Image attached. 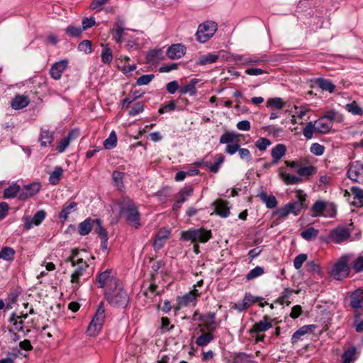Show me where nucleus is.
I'll return each mask as SVG.
<instances>
[{
  "instance_id": "nucleus-13",
  "label": "nucleus",
  "mask_w": 363,
  "mask_h": 363,
  "mask_svg": "<svg viewBox=\"0 0 363 363\" xmlns=\"http://www.w3.org/2000/svg\"><path fill=\"white\" fill-rule=\"evenodd\" d=\"M171 231L166 228H160L155 236V239L153 242V248L155 251L161 250L166 244L167 240L169 238Z\"/></svg>"
},
{
  "instance_id": "nucleus-36",
  "label": "nucleus",
  "mask_w": 363,
  "mask_h": 363,
  "mask_svg": "<svg viewBox=\"0 0 363 363\" xmlns=\"http://www.w3.org/2000/svg\"><path fill=\"white\" fill-rule=\"evenodd\" d=\"M290 214V211L288 208L286 204L280 208L272 213L273 217L276 218V220L274 221L275 225H277L281 220L287 218V216Z\"/></svg>"
},
{
  "instance_id": "nucleus-48",
  "label": "nucleus",
  "mask_w": 363,
  "mask_h": 363,
  "mask_svg": "<svg viewBox=\"0 0 363 363\" xmlns=\"http://www.w3.org/2000/svg\"><path fill=\"white\" fill-rule=\"evenodd\" d=\"M125 173L122 172H119L115 170L112 173V179L113 182L118 188L123 187V179H124Z\"/></svg>"
},
{
  "instance_id": "nucleus-3",
  "label": "nucleus",
  "mask_w": 363,
  "mask_h": 363,
  "mask_svg": "<svg viewBox=\"0 0 363 363\" xmlns=\"http://www.w3.org/2000/svg\"><path fill=\"white\" fill-rule=\"evenodd\" d=\"M351 254L342 255L335 262L330 272V276L336 280L342 281L350 276L351 268L349 266V262L352 258Z\"/></svg>"
},
{
  "instance_id": "nucleus-2",
  "label": "nucleus",
  "mask_w": 363,
  "mask_h": 363,
  "mask_svg": "<svg viewBox=\"0 0 363 363\" xmlns=\"http://www.w3.org/2000/svg\"><path fill=\"white\" fill-rule=\"evenodd\" d=\"M104 296L108 303L115 308H126L130 298L121 284L114 287L112 291H105Z\"/></svg>"
},
{
  "instance_id": "nucleus-29",
  "label": "nucleus",
  "mask_w": 363,
  "mask_h": 363,
  "mask_svg": "<svg viewBox=\"0 0 363 363\" xmlns=\"http://www.w3.org/2000/svg\"><path fill=\"white\" fill-rule=\"evenodd\" d=\"M39 141L40 142L41 147H45L51 145L54 141V134L48 130L41 129L39 135Z\"/></svg>"
},
{
  "instance_id": "nucleus-19",
  "label": "nucleus",
  "mask_w": 363,
  "mask_h": 363,
  "mask_svg": "<svg viewBox=\"0 0 363 363\" xmlns=\"http://www.w3.org/2000/svg\"><path fill=\"white\" fill-rule=\"evenodd\" d=\"M350 306L353 309H362L363 308V289H357L352 291L350 296Z\"/></svg>"
},
{
  "instance_id": "nucleus-31",
  "label": "nucleus",
  "mask_w": 363,
  "mask_h": 363,
  "mask_svg": "<svg viewBox=\"0 0 363 363\" xmlns=\"http://www.w3.org/2000/svg\"><path fill=\"white\" fill-rule=\"evenodd\" d=\"M352 194L354 195V201L352 205L360 208L363 206V190L357 186H352L350 189Z\"/></svg>"
},
{
  "instance_id": "nucleus-11",
  "label": "nucleus",
  "mask_w": 363,
  "mask_h": 363,
  "mask_svg": "<svg viewBox=\"0 0 363 363\" xmlns=\"http://www.w3.org/2000/svg\"><path fill=\"white\" fill-rule=\"evenodd\" d=\"M197 315H199V320L203 323L204 327L208 331H214L216 330V313H208L206 314H201L198 311L193 314L192 319L196 320Z\"/></svg>"
},
{
  "instance_id": "nucleus-16",
  "label": "nucleus",
  "mask_w": 363,
  "mask_h": 363,
  "mask_svg": "<svg viewBox=\"0 0 363 363\" xmlns=\"http://www.w3.org/2000/svg\"><path fill=\"white\" fill-rule=\"evenodd\" d=\"M186 53V47L181 44H173L168 48L166 51V55L172 60L179 59Z\"/></svg>"
},
{
  "instance_id": "nucleus-10",
  "label": "nucleus",
  "mask_w": 363,
  "mask_h": 363,
  "mask_svg": "<svg viewBox=\"0 0 363 363\" xmlns=\"http://www.w3.org/2000/svg\"><path fill=\"white\" fill-rule=\"evenodd\" d=\"M298 200L294 202L286 203L290 213H293L294 216H298L303 208H307L306 195L303 194L301 190L297 191Z\"/></svg>"
},
{
  "instance_id": "nucleus-54",
  "label": "nucleus",
  "mask_w": 363,
  "mask_h": 363,
  "mask_svg": "<svg viewBox=\"0 0 363 363\" xmlns=\"http://www.w3.org/2000/svg\"><path fill=\"white\" fill-rule=\"evenodd\" d=\"M315 131V123L312 121L308 123L303 130V134L307 139H311L313 136V133Z\"/></svg>"
},
{
  "instance_id": "nucleus-12",
  "label": "nucleus",
  "mask_w": 363,
  "mask_h": 363,
  "mask_svg": "<svg viewBox=\"0 0 363 363\" xmlns=\"http://www.w3.org/2000/svg\"><path fill=\"white\" fill-rule=\"evenodd\" d=\"M46 216L47 213L45 210H39L34 214L33 218L28 216H24L23 218L24 228L28 230L31 229L33 225H40Z\"/></svg>"
},
{
  "instance_id": "nucleus-45",
  "label": "nucleus",
  "mask_w": 363,
  "mask_h": 363,
  "mask_svg": "<svg viewBox=\"0 0 363 363\" xmlns=\"http://www.w3.org/2000/svg\"><path fill=\"white\" fill-rule=\"evenodd\" d=\"M101 61L104 64H110L113 60V52L112 50L106 45L103 48L101 54Z\"/></svg>"
},
{
  "instance_id": "nucleus-26",
  "label": "nucleus",
  "mask_w": 363,
  "mask_h": 363,
  "mask_svg": "<svg viewBox=\"0 0 363 363\" xmlns=\"http://www.w3.org/2000/svg\"><path fill=\"white\" fill-rule=\"evenodd\" d=\"M286 147L284 144H278L272 150V164H276L285 155Z\"/></svg>"
},
{
  "instance_id": "nucleus-47",
  "label": "nucleus",
  "mask_w": 363,
  "mask_h": 363,
  "mask_svg": "<svg viewBox=\"0 0 363 363\" xmlns=\"http://www.w3.org/2000/svg\"><path fill=\"white\" fill-rule=\"evenodd\" d=\"M18 193L20 194V186L16 184H13L4 190V197L6 199H12L14 198Z\"/></svg>"
},
{
  "instance_id": "nucleus-4",
  "label": "nucleus",
  "mask_w": 363,
  "mask_h": 363,
  "mask_svg": "<svg viewBox=\"0 0 363 363\" xmlns=\"http://www.w3.org/2000/svg\"><path fill=\"white\" fill-rule=\"evenodd\" d=\"M72 267H75L71 274L70 282L74 291L77 290L81 285V279L87 280L89 277L87 273L89 264L82 258H77L76 262L72 261Z\"/></svg>"
},
{
  "instance_id": "nucleus-8",
  "label": "nucleus",
  "mask_w": 363,
  "mask_h": 363,
  "mask_svg": "<svg viewBox=\"0 0 363 363\" xmlns=\"http://www.w3.org/2000/svg\"><path fill=\"white\" fill-rule=\"evenodd\" d=\"M99 288H106V291H112L120 284V281L113 274L112 269H106L99 273L96 278Z\"/></svg>"
},
{
  "instance_id": "nucleus-41",
  "label": "nucleus",
  "mask_w": 363,
  "mask_h": 363,
  "mask_svg": "<svg viewBox=\"0 0 363 363\" xmlns=\"http://www.w3.org/2000/svg\"><path fill=\"white\" fill-rule=\"evenodd\" d=\"M16 252L11 247H4L0 250V259L6 261H12L14 259Z\"/></svg>"
},
{
  "instance_id": "nucleus-30",
  "label": "nucleus",
  "mask_w": 363,
  "mask_h": 363,
  "mask_svg": "<svg viewBox=\"0 0 363 363\" xmlns=\"http://www.w3.org/2000/svg\"><path fill=\"white\" fill-rule=\"evenodd\" d=\"M95 223L93 219L86 218L80 223L78 226V233L80 235L84 236L88 235L94 228Z\"/></svg>"
},
{
  "instance_id": "nucleus-39",
  "label": "nucleus",
  "mask_w": 363,
  "mask_h": 363,
  "mask_svg": "<svg viewBox=\"0 0 363 363\" xmlns=\"http://www.w3.org/2000/svg\"><path fill=\"white\" fill-rule=\"evenodd\" d=\"M262 299L261 298L255 297L250 293H247L243 298V303L240 307H238L239 311H242L250 307L252 303L257 302L258 300Z\"/></svg>"
},
{
  "instance_id": "nucleus-20",
  "label": "nucleus",
  "mask_w": 363,
  "mask_h": 363,
  "mask_svg": "<svg viewBox=\"0 0 363 363\" xmlns=\"http://www.w3.org/2000/svg\"><path fill=\"white\" fill-rule=\"evenodd\" d=\"M216 160L213 164L211 162L205 161L202 162H196L195 164L200 167L201 164L207 167L211 172L217 173L219 170L220 166L224 162L225 157L222 154H218L216 156Z\"/></svg>"
},
{
  "instance_id": "nucleus-38",
  "label": "nucleus",
  "mask_w": 363,
  "mask_h": 363,
  "mask_svg": "<svg viewBox=\"0 0 363 363\" xmlns=\"http://www.w3.org/2000/svg\"><path fill=\"white\" fill-rule=\"evenodd\" d=\"M94 222L95 223L94 226L95 233L99 235L101 240H104L106 241V238H108V233L102 226L101 220L96 218L94 220Z\"/></svg>"
},
{
  "instance_id": "nucleus-17",
  "label": "nucleus",
  "mask_w": 363,
  "mask_h": 363,
  "mask_svg": "<svg viewBox=\"0 0 363 363\" xmlns=\"http://www.w3.org/2000/svg\"><path fill=\"white\" fill-rule=\"evenodd\" d=\"M215 213L221 218H227L230 213L228 202L223 199H217L213 203Z\"/></svg>"
},
{
  "instance_id": "nucleus-32",
  "label": "nucleus",
  "mask_w": 363,
  "mask_h": 363,
  "mask_svg": "<svg viewBox=\"0 0 363 363\" xmlns=\"http://www.w3.org/2000/svg\"><path fill=\"white\" fill-rule=\"evenodd\" d=\"M317 86L321 89L323 91H326L330 93L334 92L335 86L329 79L324 78H318L315 82Z\"/></svg>"
},
{
  "instance_id": "nucleus-49",
  "label": "nucleus",
  "mask_w": 363,
  "mask_h": 363,
  "mask_svg": "<svg viewBox=\"0 0 363 363\" xmlns=\"http://www.w3.org/2000/svg\"><path fill=\"white\" fill-rule=\"evenodd\" d=\"M117 136L114 131H112L108 138L104 141V146L106 149H112L116 146Z\"/></svg>"
},
{
  "instance_id": "nucleus-22",
  "label": "nucleus",
  "mask_w": 363,
  "mask_h": 363,
  "mask_svg": "<svg viewBox=\"0 0 363 363\" xmlns=\"http://www.w3.org/2000/svg\"><path fill=\"white\" fill-rule=\"evenodd\" d=\"M113 39L117 43L121 44L123 40H126L125 37L127 33L124 32L123 23L118 21L115 23L114 27L111 30Z\"/></svg>"
},
{
  "instance_id": "nucleus-24",
  "label": "nucleus",
  "mask_w": 363,
  "mask_h": 363,
  "mask_svg": "<svg viewBox=\"0 0 363 363\" xmlns=\"http://www.w3.org/2000/svg\"><path fill=\"white\" fill-rule=\"evenodd\" d=\"M357 348L352 345L344 350L342 354V363H354L357 359Z\"/></svg>"
},
{
  "instance_id": "nucleus-53",
  "label": "nucleus",
  "mask_w": 363,
  "mask_h": 363,
  "mask_svg": "<svg viewBox=\"0 0 363 363\" xmlns=\"http://www.w3.org/2000/svg\"><path fill=\"white\" fill-rule=\"evenodd\" d=\"M293 292L294 290L292 289H290L289 288L285 289L284 291H283L281 296L279 297L277 301L279 302L281 304L286 303L287 306H289L291 303L289 299L291 297Z\"/></svg>"
},
{
  "instance_id": "nucleus-1",
  "label": "nucleus",
  "mask_w": 363,
  "mask_h": 363,
  "mask_svg": "<svg viewBox=\"0 0 363 363\" xmlns=\"http://www.w3.org/2000/svg\"><path fill=\"white\" fill-rule=\"evenodd\" d=\"M119 208L120 215L128 225L136 229L141 226V216L133 200L128 197L123 198L119 203Z\"/></svg>"
},
{
  "instance_id": "nucleus-40",
  "label": "nucleus",
  "mask_w": 363,
  "mask_h": 363,
  "mask_svg": "<svg viewBox=\"0 0 363 363\" xmlns=\"http://www.w3.org/2000/svg\"><path fill=\"white\" fill-rule=\"evenodd\" d=\"M209 331L208 333H202L196 340V344L198 346H206L213 340V335Z\"/></svg>"
},
{
  "instance_id": "nucleus-46",
  "label": "nucleus",
  "mask_w": 363,
  "mask_h": 363,
  "mask_svg": "<svg viewBox=\"0 0 363 363\" xmlns=\"http://www.w3.org/2000/svg\"><path fill=\"white\" fill-rule=\"evenodd\" d=\"M345 109L354 116H362L363 109L358 105V104L354 101L350 104H347L345 106Z\"/></svg>"
},
{
  "instance_id": "nucleus-34",
  "label": "nucleus",
  "mask_w": 363,
  "mask_h": 363,
  "mask_svg": "<svg viewBox=\"0 0 363 363\" xmlns=\"http://www.w3.org/2000/svg\"><path fill=\"white\" fill-rule=\"evenodd\" d=\"M258 196L268 208H274L277 206V200L272 194L268 195L266 192L262 191Z\"/></svg>"
},
{
  "instance_id": "nucleus-42",
  "label": "nucleus",
  "mask_w": 363,
  "mask_h": 363,
  "mask_svg": "<svg viewBox=\"0 0 363 363\" xmlns=\"http://www.w3.org/2000/svg\"><path fill=\"white\" fill-rule=\"evenodd\" d=\"M318 230H316L313 227H310L303 230L301 233V235L306 240L310 241L315 240L318 237Z\"/></svg>"
},
{
  "instance_id": "nucleus-23",
  "label": "nucleus",
  "mask_w": 363,
  "mask_h": 363,
  "mask_svg": "<svg viewBox=\"0 0 363 363\" xmlns=\"http://www.w3.org/2000/svg\"><path fill=\"white\" fill-rule=\"evenodd\" d=\"M270 318L267 315H264L263 319L259 320V322L255 323L252 329L250 330L251 333H259L261 332H265L272 328V325L270 321Z\"/></svg>"
},
{
  "instance_id": "nucleus-63",
  "label": "nucleus",
  "mask_w": 363,
  "mask_h": 363,
  "mask_svg": "<svg viewBox=\"0 0 363 363\" xmlns=\"http://www.w3.org/2000/svg\"><path fill=\"white\" fill-rule=\"evenodd\" d=\"M238 153L241 160L247 162H250L252 160V155L248 149L240 147Z\"/></svg>"
},
{
  "instance_id": "nucleus-64",
  "label": "nucleus",
  "mask_w": 363,
  "mask_h": 363,
  "mask_svg": "<svg viewBox=\"0 0 363 363\" xmlns=\"http://www.w3.org/2000/svg\"><path fill=\"white\" fill-rule=\"evenodd\" d=\"M359 171L356 167H350L347 170V177L353 182H359Z\"/></svg>"
},
{
  "instance_id": "nucleus-25",
  "label": "nucleus",
  "mask_w": 363,
  "mask_h": 363,
  "mask_svg": "<svg viewBox=\"0 0 363 363\" xmlns=\"http://www.w3.org/2000/svg\"><path fill=\"white\" fill-rule=\"evenodd\" d=\"M315 125V132L325 134L330 132L333 127V123L325 118L320 117L314 122Z\"/></svg>"
},
{
  "instance_id": "nucleus-52",
  "label": "nucleus",
  "mask_w": 363,
  "mask_h": 363,
  "mask_svg": "<svg viewBox=\"0 0 363 363\" xmlns=\"http://www.w3.org/2000/svg\"><path fill=\"white\" fill-rule=\"evenodd\" d=\"M264 273V269L263 267L257 266L254 269H251L248 274L246 275V279L250 281L252 280Z\"/></svg>"
},
{
  "instance_id": "nucleus-5",
  "label": "nucleus",
  "mask_w": 363,
  "mask_h": 363,
  "mask_svg": "<svg viewBox=\"0 0 363 363\" xmlns=\"http://www.w3.org/2000/svg\"><path fill=\"white\" fill-rule=\"evenodd\" d=\"M212 238L211 230L203 228H190L187 230L182 231L180 239L183 241H190L192 243H206Z\"/></svg>"
},
{
  "instance_id": "nucleus-37",
  "label": "nucleus",
  "mask_w": 363,
  "mask_h": 363,
  "mask_svg": "<svg viewBox=\"0 0 363 363\" xmlns=\"http://www.w3.org/2000/svg\"><path fill=\"white\" fill-rule=\"evenodd\" d=\"M280 177L286 185L296 184L302 182L301 177L286 172H281Z\"/></svg>"
},
{
  "instance_id": "nucleus-51",
  "label": "nucleus",
  "mask_w": 363,
  "mask_h": 363,
  "mask_svg": "<svg viewBox=\"0 0 363 363\" xmlns=\"http://www.w3.org/2000/svg\"><path fill=\"white\" fill-rule=\"evenodd\" d=\"M326 208V203L323 201H316L311 208V211L315 216L320 215Z\"/></svg>"
},
{
  "instance_id": "nucleus-14",
  "label": "nucleus",
  "mask_w": 363,
  "mask_h": 363,
  "mask_svg": "<svg viewBox=\"0 0 363 363\" xmlns=\"http://www.w3.org/2000/svg\"><path fill=\"white\" fill-rule=\"evenodd\" d=\"M40 184L38 182L24 186L21 189H20L19 199L26 200L33 197L40 191Z\"/></svg>"
},
{
  "instance_id": "nucleus-6",
  "label": "nucleus",
  "mask_w": 363,
  "mask_h": 363,
  "mask_svg": "<svg viewBox=\"0 0 363 363\" xmlns=\"http://www.w3.org/2000/svg\"><path fill=\"white\" fill-rule=\"evenodd\" d=\"M240 134L233 131H225L219 139L220 144H226L225 152L228 155H233L238 152L240 147Z\"/></svg>"
},
{
  "instance_id": "nucleus-55",
  "label": "nucleus",
  "mask_w": 363,
  "mask_h": 363,
  "mask_svg": "<svg viewBox=\"0 0 363 363\" xmlns=\"http://www.w3.org/2000/svg\"><path fill=\"white\" fill-rule=\"evenodd\" d=\"M285 103L281 98L276 97L268 99L267 102V106L274 107L277 109H281L284 108Z\"/></svg>"
},
{
  "instance_id": "nucleus-27",
  "label": "nucleus",
  "mask_w": 363,
  "mask_h": 363,
  "mask_svg": "<svg viewBox=\"0 0 363 363\" xmlns=\"http://www.w3.org/2000/svg\"><path fill=\"white\" fill-rule=\"evenodd\" d=\"M315 328V325H306L301 327L293 334L291 337V343H296L302 336L306 334L312 333Z\"/></svg>"
},
{
  "instance_id": "nucleus-9",
  "label": "nucleus",
  "mask_w": 363,
  "mask_h": 363,
  "mask_svg": "<svg viewBox=\"0 0 363 363\" xmlns=\"http://www.w3.org/2000/svg\"><path fill=\"white\" fill-rule=\"evenodd\" d=\"M218 26L213 21H207L199 26L196 33V40L202 43L207 42L216 33Z\"/></svg>"
},
{
  "instance_id": "nucleus-33",
  "label": "nucleus",
  "mask_w": 363,
  "mask_h": 363,
  "mask_svg": "<svg viewBox=\"0 0 363 363\" xmlns=\"http://www.w3.org/2000/svg\"><path fill=\"white\" fill-rule=\"evenodd\" d=\"M219 58V56L216 52L208 53L201 56L196 62L197 65H206L216 62Z\"/></svg>"
},
{
  "instance_id": "nucleus-28",
  "label": "nucleus",
  "mask_w": 363,
  "mask_h": 363,
  "mask_svg": "<svg viewBox=\"0 0 363 363\" xmlns=\"http://www.w3.org/2000/svg\"><path fill=\"white\" fill-rule=\"evenodd\" d=\"M199 82V79L194 78L191 79L187 84L180 87L179 93L181 94H189L190 96H194L197 92L196 86Z\"/></svg>"
},
{
  "instance_id": "nucleus-59",
  "label": "nucleus",
  "mask_w": 363,
  "mask_h": 363,
  "mask_svg": "<svg viewBox=\"0 0 363 363\" xmlns=\"http://www.w3.org/2000/svg\"><path fill=\"white\" fill-rule=\"evenodd\" d=\"M196 301L195 296L193 294H190V292L184 295L182 298H179V303L184 306H187L189 303Z\"/></svg>"
},
{
  "instance_id": "nucleus-7",
  "label": "nucleus",
  "mask_w": 363,
  "mask_h": 363,
  "mask_svg": "<svg viewBox=\"0 0 363 363\" xmlns=\"http://www.w3.org/2000/svg\"><path fill=\"white\" fill-rule=\"evenodd\" d=\"M105 319L104 303L101 302L98 306L97 311L89 323L86 330L89 336H96L101 330Z\"/></svg>"
},
{
  "instance_id": "nucleus-21",
  "label": "nucleus",
  "mask_w": 363,
  "mask_h": 363,
  "mask_svg": "<svg viewBox=\"0 0 363 363\" xmlns=\"http://www.w3.org/2000/svg\"><path fill=\"white\" fill-rule=\"evenodd\" d=\"M30 104L28 96L17 94L11 101L10 104L13 109L20 110L28 106Z\"/></svg>"
},
{
  "instance_id": "nucleus-44",
  "label": "nucleus",
  "mask_w": 363,
  "mask_h": 363,
  "mask_svg": "<svg viewBox=\"0 0 363 363\" xmlns=\"http://www.w3.org/2000/svg\"><path fill=\"white\" fill-rule=\"evenodd\" d=\"M63 174V169L61 167H56L54 171L50 174L49 182L52 185H56L59 183Z\"/></svg>"
},
{
  "instance_id": "nucleus-43",
  "label": "nucleus",
  "mask_w": 363,
  "mask_h": 363,
  "mask_svg": "<svg viewBox=\"0 0 363 363\" xmlns=\"http://www.w3.org/2000/svg\"><path fill=\"white\" fill-rule=\"evenodd\" d=\"M9 322L13 323L14 329L17 331H24V321L19 320L16 313H12L9 318Z\"/></svg>"
},
{
  "instance_id": "nucleus-56",
  "label": "nucleus",
  "mask_w": 363,
  "mask_h": 363,
  "mask_svg": "<svg viewBox=\"0 0 363 363\" xmlns=\"http://www.w3.org/2000/svg\"><path fill=\"white\" fill-rule=\"evenodd\" d=\"M352 269L355 273H359L363 272V256L357 257L352 262Z\"/></svg>"
},
{
  "instance_id": "nucleus-35",
  "label": "nucleus",
  "mask_w": 363,
  "mask_h": 363,
  "mask_svg": "<svg viewBox=\"0 0 363 363\" xmlns=\"http://www.w3.org/2000/svg\"><path fill=\"white\" fill-rule=\"evenodd\" d=\"M77 203L71 202L67 206H64L59 214V218L64 223L68 218V216L77 210Z\"/></svg>"
},
{
  "instance_id": "nucleus-18",
  "label": "nucleus",
  "mask_w": 363,
  "mask_h": 363,
  "mask_svg": "<svg viewBox=\"0 0 363 363\" xmlns=\"http://www.w3.org/2000/svg\"><path fill=\"white\" fill-rule=\"evenodd\" d=\"M350 237V233L345 228H337L330 232L329 238L335 243H341Z\"/></svg>"
},
{
  "instance_id": "nucleus-62",
  "label": "nucleus",
  "mask_w": 363,
  "mask_h": 363,
  "mask_svg": "<svg viewBox=\"0 0 363 363\" xmlns=\"http://www.w3.org/2000/svg\"><path fill=\"white\" fill-rule=\"evenodd\" d=\"M307 255L306 254H299L297 255L294 259V267L296 269H299L302 267L303 264L306 261L307 259Z\"/></svg>"
},
{
  "instance_id": "nucleus-57",
  "label": "nucleus",
  "mask_w": 363,
  "mask_h": 363,
  "mask_svg": "<svg viewBox=\"0 0 363 363\" xmlns=\"http://www.w3.org/2000/svg\"><path fill=\"white\" fill-rule=\"evenodd\" d=\"M65 30H66V33L69 35H70L72 37H74V38L81 37L82 33L83 32L82 28H81L79 27L72 26H69L67 27Z\"/></svg>"
},
{
  "instance_id": "nucleus-58",
  "label": "nucleus",
  "mask_w": 363,
  "mask_h": 363,
  "mask_svg": "<svg viewBox=\"0 0 363 363\" xmlns=\"http://www.w3.org/2000/svg\"><path fill=\"white\" fill-rule=\"evenodd\" d=\"M193 191L194 189L191 186L184 187L179 192L178 199H183L184 202H185L187 200V198L192 195Z\"/></svg>"
},
{
  "instance_id": "nucleus-60",
  "label": "nucleus",
  "mask_w": 363,
  "mask_h": 363,
  "mask_svg": "<svg viewBox=\"0 0 363 363\" xmlns=\"http://www.w3.org/2000/svg\"><path fill=\"white\" fill-rule=\"evenodd\" d=\"M268 59L266 55H263L260 57H247L244 60V64L245 65H258L262 62H267Z\"/></svg>"
},
{
  "instance_id": "nucleus-61",
  "label": "nucleus",
  "mask_w": 363,
  "mask_h": 363,
  "mask_svg": "<svg viewBox=\"0 0 363 363\" xmlns=\"http://www.w3.org/2000/svg\"><path fill=\"white\" fill-rule=\"evenodd\" d=\"M271 144V141L265 138H260L255 142V146L260 151H264Z\"/></svg>"
},
{
  "instance_id": "nucleus-50",
  "label": "nucleus",
  "mask_w": 363,
  "mask_h": 363,
  "mask_svg": "<svg viewBox=\"0 0 363 363\" xmlns=\"http://www.w3.org/2000/svg\"><path fill=\"white\" fill-rule=\"evenodd\" d=\"M296 172L302 177H310L316 173V168L313 166L300 167L296 169Z\"/></svg>"
},
{
  "instance_id": "nucleus-15",
  "label": "nucleus",
  "mask_w": 363,
  "mask_h": 363,
  "mask_svg": "<svg viewBox=\"0 0 363 363\" xmlns=\"http://www.w3.org/2000/svg\"><path fill=\"white\" fill-rule=\"evenodd\" d=\"M67 60H62L55 62L50 69V74L51 77L55 80L60 79L63 72L67 68Z\"/></svg>"
}]
</instances>
